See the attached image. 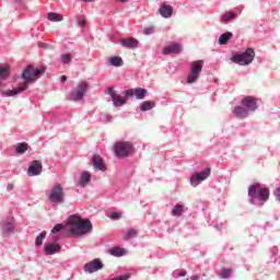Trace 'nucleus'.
I'll use <instances>...</instances> for the list:
<instances>
[{
  "label": "nucleus",
  "mask_w": 280,
  "mask_h": 280,
  "mask_svg": "<svg viewBox=\"0 0 280 280\" xmlns=\"http://www.w3.org/2000/svg\"><path fill=\"white\" fill-rule=\"evenodd\" d=\"M137 233V230H129L124 236V240H132V237H136Z\"/></svg>",
  "instance_id": "nucleus-33"
},
{
  "label": "nucleus",
  "mask_w": 280,
  "mask_h": 280,
  "mask_svg": "<svg viewBox=\"0 0 280 280\" xmlns=\"http://www.w3.org/2000/svg\"><path fill=\"white\" fill-rule=\"evenodd\" d=\"M28 148L30 147L27 145V143L22 142V143L18 144L15 150H16L18 154H25L27 152Z\"/></svg>",
  "instance_id": "nucleus-25"
},
{
  "label": "nucleus",
  "mask_w": 280,
  "mask_h": 280,
  "mask_svg": "<svg viewBox=\"0 0 280 280\" xmlns=\"http://www.w3.org/2000/svg\"><path fill=\"white\" fill-rule=\"evenodd\" d=\"M77 23H78V25H80V27H84L86 25V20L85 19H82V20L78 19Z\"/></svg>",
  "instance_id": "nucleus-39"
},
{
  "label": "nucleus",
  "mask_w": 280,
  "mask_h": 280,
  "mask_svg": "<svg viewBox=\"0 0 280 280\" xmlns=\"http://www.w3.org/2000/svg\"><path fill=\"white\" fill-rule=\"evenodd\" d=\"M62 229H65V226H62V224H56L54 226V229L51 230V233H59V231H62Z\"/></svg>",
  "instance_id": "nucleus-37"
},
{
  "label": "nucleus",
  "mask_w": 280,
  "mask_h": 280,
  "mask_svg": "<svg viewBox=\"0 0 280 280\" xmlns=\"http://www.w3.org/2000/svg\"><path fill=\"white\" fill-rule=\"evenodd\" d=\"M258 187H259V184H254L248 187V196L250 198H253V196H255V194H257V191H259Z\"/></svg>",
  "instance_id": "nucleus-27"
},
{
  "label": "nucleus",
  "mask_w": 280,
  "mask_h": 280,
  "mask_svg": "<svg viewBox=\"0 0 280 280\" xmlns=\"http://www.w3.org/2000/svg\"><path fill=\"white\" fill-rule=\"evenodd\" d=\"M89 90V83L81 81L77 89H74L71 93L72 102H80Z\"/></svg>",
  "instance_id": "nucleus-7"
},
{
  "label": "nucleus",
  "mask_w": 280,
  "mask_h": 280,
  "mask_svg": "<svg viewBox=\"0 0 280 280\" xmlns=\"http://www.w3.org/2000/svg\"><path fill=\"white\" fill-rule=\"evenodd\" d=\"M242 106H245L246 110L255 112L257 109V101L253 96H246L241 101Z\"/></svg>",
  "instance_id": "nucleus-13"
},
{
  "label": "nucleus",
  "mask_w": 280,
  "mask_h": 280,
  "mask_svg": "<svg viewBox=\"0 0 280 280\" xmlns=\"http://www.w3.org/2000/svg\"><path fill=\"white\" fill-rule=\"evenodd\" d=\"M83 1L91 2V1H93V0H83Z\"/></svg>",
  "instance_id": "nucleus-46"
},
{
  "label": "nucleus",
  "mask_w": 280,
  "mask_h": 280,
  "mask_svg": "<svg viewBox=\"0 0 280 280\" xmlns=\"http://www.w3.org/2000/svg\"><path fill=\"white\" fill-rule=\"evenodd\" d=\"M232 115L236 117V119H246L248 117V109L243 106L234 107Z\"/></svg>",
  "instance_id": "nucleus-15"
},
{
  "label": "nucleus",
  "mask_w": 280,
  "mask_h": 280,
  "mask_svg": "<svg viewBox=\"0 0 280 280\" xmlns=\"http://www.w3.org/2000/svg\"><path fill=\"white\" fill-rule=\"evenodd\" d=\"M200 278L198 276H191L190 280H199Z\"/></svg>",
  "instance_id": "nucleus-44"
},
{
  "label": "nucleus",
  "mask_w": 280,
  "mask_h": 280,
  "mask_svg": "<svg viewBox=\"0 0 280 280\" xmlns=\"http://www.w3.org/2000/svg\"><path fill=\"white\" fill-rule=\"evenodd\" d=\"M120 45L126 49H137L139 47V40L133 37H127L120 40Z\"/></svg>",
  "instance_id": "nucleus-14"
},
{
  "label": "nucleus",
  "mask_w": 280,
  "mask_h": 280,
  "mask_svg": "<svg viewBox=\"0 0 280 280\" xmlns=\"http://www.w3.org/2000/svg\"><path fill=\"white\" fill-rule=\"evenodd\" d=\"M42 73H45V68L34 69L33 66L26 67L22 73V79L24 81L15 90L7 92V96L12 97V95L23 93V91H26L27 86H30V82H36Z\"/></svg>",
  "instance_id": "nucleus-2"
},
{
  "label": "nucleus",
  "mask_w": 280,
  "mask_h": 280,
  "mask_svg": "<svg viewBox=\"0 0 280 280\" xmlns=\"http://www.w3.org/2000/svg\"><path fill=\"white\" fill-rule=\"evenodd\" d=\"M183 209L184 207L180 205H177L173 208V215H175V218H180V215H183Z\"/></svg>",
  "instance_id": "nucleus-28"
},
{
  "label": "nucleus",
  "mask_w": 280,
  "mask_h": 280,
  "mask_svg": "<svg viewBox=\"0 0 280 280\" xmlns=\"http://www.w3.org/2000/svg\"><path fill=\"white\" fill-rule=\"evenodd\" d=\"M232 272H233L232 269L223 268L221 270V279H229V277H231Z\"/></svg>",
  "instance_id": "nucleus-32"
},
{
  "label": "nucleus",
  "mask_w": 280,
  "mask_h": 280,
  "mask_svg": "<svg viewBox=\"0 0 280 280\" xmlns=\"http://www.w3.org/2000/svg\"><path fill=\"white\" fill-rule=\"evenodd\" d=\"M183 51V46L179 43L173 42L163 49L164 56H170V54H180Z\"/></svg>",
  "instance_id": "nucleus-12"
},
{
  "label": "nucleus",
  "mask_w": 280,
  "mask_h": 280,
  "mask_svg": "<svg viewBox=\"0 0 280 280\" xmlns=\"http://www.w3.org/2000/svg\"><path fill=\"white\" fill-rule=\"evenodd\" d=\"M109 218H110V220H120L121 219V213H119V212H112Z\"/></svg>",
  "instance_id": "nucleus-36"
},
{
  "label": "nucleus",
  "mask_w": 280,
  "mask_h": 280,
  "mask_svg": "<svg viewBox=\"0 0 280 280\" xmlns=\"http://www.w3.org/2000/svg\"><path fill=\"white\" fill-rule=\"evenodd\" d=\"M92 163L95 167V170H100V172H105L106 171V165H104V160L102 156L95 154L92 158Z\"/></svg>",
  "instance_id": "nucleus-16"
},
{
  "label": "nucleus",
  "mask_w": 280,
  "mask_h": 280,
  "mask_svg": "<svg viewBox=\"0 0 280 280\" xmlns=\"http://www.w3.org/2000/svg\"><path fill=\"white\" fill-rule=\"evenodd\" d=\"M126 97H137L138 100H144L148 95V90L143 88L130 89L125 91Z\"/></svg>",
  "instance_id": "nucleus-10"
},
{
  "label": "nucleus",
  "mask_w": 280,
  "mask_h": 280,
  "mask_svg": "<svg viewBox=\"0 0 280 280\" xmlns=\"http://www.w3.org/2000/svg\"><path fill=\"white\" fill-rule=\"evenodd\" d=\"M233 38V33L226 32L219 37V45H226Z\"/></svg>",
  "instance_id": "nucleus-20"
},
{
  "label": "nucleus",
  "mask_w": 280,
  "mask_h": 280,
  "mask_svg": "<svg viewBox=\"0 0 280 280\" xmlns=\"http://www.w3.org/2000/svg\"><path fill=\"white\" fill-rule=\"evenodd\" d=\"M114 106H124L126 104V98L121 97L119 94L112 98Z\"/></svg>",
  "instance_id": "nucleus-24"
},
{
  "label": "nucleus",
  "mask_w": 280,
  "mask_h": 280,
  "mask_svg": "<svg viewBox=\"0 0 280 280\" xmlns=\"http://www.w3.org/2000/svg\"><path fill=\"white\" fill-rule=\"evenodd\" d=\"M104 268V264L98 258L93 259L84 265V272H89L90 275L93 272H97V270H102Z\"/></svg>",
  "instance_id": "nucleus-9"
},
{
  "label": "nucleus",
  "mask_w": 280,
  "mask_h": 280,
  "mask_svg": "<svg viewBox=\"0 0 280 280\" xmlns=\"http://www.w3.org/2000/svg\"><path fill=\"white\" fill-rule=\"evenodd\" d=\"M109 65L112 67H124V59L119 56H113L109 58Z\"/></svg>",
  "instance_id": "nucleus-21"
},
{
  "label": "nucleus",
  "mask_w": 280,
  "mask_h": 280,
  "mask_svg": "<svg viewBox=\"0 0 280 280\" xmlns=\"http://www.w3.org/2000/svg\"><path fill=\"white\" fill-rule=\"evenodd\" d=\"M255 60V49L253 48H247L245 52L234 55L232 57V62H235L236 65H250Z\"/></svg>",
  "instance_id": "nucleus-5"
},
{
  "label": "nucleus",
  "mask_w": 280,
  "mask_h": 280,
  "mask_svg": "<svg viewBox=\"0 0 280 280\" xmlns=\"http://www.w3.org/2000/svg\"><path fill=\"white\" fill-rule=\"evenodd\" d=\"M67 81V75H62L61 77V82H66Z\"/></svg>",
  "instance_id": "nucleus-45"
},
{
  "label": "nucleus",
  "mask_w": 280,
  "mask_h": 280,
  "mask_svg": "<svg viewBox=\"0 0 280 280\" xmlns=\"http://www.w3.org/2000/svg\"><path fill=\"white\" fill-rule=\"evenodd\" d=\"M202 67H205L203 60H197L190 65V72L187 77V84H194L198 82V78H200V73H202Z\"/></svg>",
  "instance_id": "nucleus-4"
},
{
  "label": "nucleus",
  "mask_w": 280,
  "mask_h": 280,
  "mask_svg": "<svg viewBox=\"0 0 280 280\" xmlns=\"http://www.w3.org/2000/svg\"><path fill=\"white\" fill-rule=\"evenodd\" d=\"M68 226L73 237H81V235H86L93 231V223H91V220H83L82 217L78 214L69 217Z\"/></svg>",
  "instance_id": "nucleus-1"
},
{
  "label": "nucleus",
  "mask_w": 280,
  "mask_h": 280,
  "mask_svg": "<svg viewBox=\"0 0 280 280\" xmlns=\"http://www.w3.org/2000/svg\"><path fill=\"white\" fill-rule=\"evenodd\" d=\"M178 277H187V271H180V272L178 273Z\"/></svg>",
  "instance_id": "nucleus-42"
},
{
  "label": "nucleus",
  "mask_w": 280,
  "mask_h": 280,
  "mask_svg": "<svg viewBox=\"0 0 280 280\" xmlns=\"http://www.w3.org/2000/svg\"><path fill=\"white\" fill-rule=\"evenodd\" d=\"M10 75V67L0 68V78L3 80Z\"/></svg>",
  "instance_id": "nucleus-30"
},
{
  "label": "nucleus",
  "mask_w": 280,
  "mask_h": 280,
  "mask_svg": "<svg viewBox=\"0 0 280 280\" xmlns=\"http://www.w3.org/2000/svg\"><path fill=\"white\" fill-rule=\"evenodd\" d=\"M109 254H112L113 257H124V255H126V250L121 247H112L109 249Z\"/></svg>",
  "instance_id": "nucleus-23"
},
{
  "label": "nucleus",
  "mask_w": 280,
  "mask_h": 280,
  "mask_svg": "<svg viewBox=\"0 0 280 280\" xmlns=\"http://www.w3.org/2000/svg\"><path fill=\"white\" fill-rule=\"evenodd\" d=\"M89 180H91V174L83 173L81 176V183H89Z\"/></svg>",
  "instance_id": "nucleus-35"
},
{
  "label": "nucleus",
  "mask_w": 280,
  "mask_h": 280,
  "mask_svg": "<svg viewBox=\"0 0 280 280\" xmlns=\"http://www.w3.org/2000/svg\"><path fill=\"white\" fill-rule=\"evenodd\" d=\"M45 237H47V232L43 231L35 240V245L36 246H40L43 244V240H45Z\"/></svg>",
  "instance_id": "nucleus-29"
},
{
  "label": "nucleus",
  "mask_w": 280,
  "mask_h": 280,
  "mask_svg": "<svg viewBox=\"0 0 280 280\" xmlns=\"http://www.w3.org/2000/svg\"><path fill=\"white\" fill-rule=\"evenodd\" d=\"M60 250V245L56 243L47 244L44 246V253L46 255H56Z\"/></svg>",
  "instance_id": "nucleus-18"
},
{
  "label": "nucleus",
  "mask_w": 280,
  "mask_h": 280,
  "mask_svg": "<svg viewBox=\"0 0 280 280\" xmlns=\"http://www.w3.org/2000/svg\"><path fill=\"white\" fill-rule=\"evenodd\" d=\"M48 199L55 205H61V202H65V188L60 184L55 185L48 195Z\"/></svg>",
  "instance_id": "nucleus-6"
},
{
  "label": "nucleus",
  "mask_w": 280,
  "mask_h": 280,
  "mask_svg": "<svg viewBox=\"0 0 280 280\" xmlns=\"http://www.w3.org/2000/svg\"><path fill=\"white\" fill-rule=\"evenodd\" d=\"M210 176H211V168H206L200 173H195L190 177V185L192 187H198L200 183H202L203 180H207Z\"/></svg>",
  "instance_id": "nucleus-8"
},
{
  "label": "nucleus",
  "mask_w": 280,
  "mask_h": 280,
  "mask_svg": "<svg viewBox=\"0 0 280 280\" xmlns=\"http://www.w3.org/2000/svg\"><path fill=\"white\" fill-rule=\"evenodd\" d=\"M43 173V162L39 160H34L31 162L27 174L28 176H40Z\"/></svg>",
  "instance_id": "nucleus-11"
},
{
  "label": "nucleus",
  "mask_w": 280,
  "mask_h": 280,
  "mask_svg": "<svg viewBox=\"0 0 280 280\" xmlns=\"http://www.w3.org/2000/svg\"><path fill=\"white\" fill-rule=\"evenodd\" d=\"M159 12L164 19H170V16L174 14V9L170 4H162L159 9Z\"/></svg>",
  "instance_id": "nucleus-17"
},
{
  "label": "nucleus",
  "mask_w": 280,
  "mask_h": 280,
  "mask_svg": "<svg viewBox=\"0 0 280 280\" xmlns=\"http://www.w3.org/2000/svg\"><path fill=\"white\" fill-rule=\"evenodd\" d=\"M48 21L60 22L62 21V15L59 13H48Z\"/></svg>",
  "instance_id": "nucleus-26"
},
{
  "label": "nucleus",
  "mask_w": 280,
  "mask_h": 280,
  "mask_svg": "<svg viewBox=\"0 0 280 280\" xmlns=\"http://www.w3.org/2000/svg\"><path fill=\"white\" fill-rule=\"evenodd\" d=\"M128 279H130V275L118 276L116 278H112L110 280H128Z\"/></svg>",
  "instance_id": "nucleus-38"
},
{
  "label": "nucleus",
  "mask_w": 280,
  "mask_h": 280,
  "mask_svg": "<svg viewBox=\"0 0 280 280\" xmlns=\"http://www.w3.org/2000/svg\"><path fill=\"white\" fill-rule=\"evenodd\" d=\"M61 60L63 65H69V62L73 60V56H71V54H63L61 55Z\"/></svg>",
  "instance_id": "nucleus-31"
},
{
  "label": "nucleus",
  "mask_w": 280,
  "mask_h": 280,
  "mask_svg": "<svg viewBox=\"0 0 280 280\" xmlns=\"http://www.w3.org/2000/svg\"><path fill=\"white\" fill-rule=\"evenodd\" d=\"M154 106H156V103H154V101H145L141 104L140 110H142V113H145V110H152Z\"/></svg>",
  "instance_id": "nucleus-22"
},
{
  "label": "nucleus",
  "mask_w": 280,
  "mask_h": 280,
  "mask_svg": "<svg viewBox=\"0 0 280 280\" xmlns=\"http://www.w3.org/2000/svg\"><path fill=\"white\" fill-rule=\"evenodd\" d=\"M277 199L280 200V187L277 188Z\"/></svg>",
  "instance_id": "nucleus-43"
},
{
  "label": "nucleus",
  "mask_w": 280,
  "mask_h": 280,
  "mask_svg": "<svg viewBox=\"0 0 280 280\" xmlns=\"http://www.w3.org/2000/svg\"><path fill=\"white\" fill-rule=\"evenodd\" d=\"M114 152L116 156L126 159L135 152V145L130 141H118L114 144Z\"/></svg>",
  "instance_id": "nucleus-3"
},
{
  "label": "nucleus",
  "mask_w": 280,
  "mask_h": 280,
  "mask_svg": "<svg viewBox=\"0 0 280 280\" xmlns=\"http://www.w3.org/2000/svg\"><path fill=\"white\" fill-rule=\"evenodd\" d=\"M235 16H237L235 13L233 12H226L223 15V21H232V19H235Z\"/></svg>",
  "instance_id": "nucleus-34"
},
{
  "label": "nucleus",
  "mask_w": 280,
  "mask_h": 280,
  "mask_svg": "<svg viewBox=\"0 0 280 280\" xmlns=\"http://www.w3.org/2000/svg\"><path fill=\"white\" fill-rule=\"evenodd\" d=\"M257 198H259L262 202H268V199L270 198V189L258 188Z\"/></svg>",
  "instance_id": "nucleus-19"
},
{
  "label": "nucleus",
  "mask_w": 280,
  "mask_h": 280,
  "mask_svg": "<svg viewBox=\"0 0 280 280\" xmlns=\"http://www.w3.org/2000/svg\"><path fill=\"white\" fill-rule=\"evenodd\" d=\"M152 32H154V27H148L144 30V34H147V36H150V34H152Z\"/></svg>",
  "instance_id": "nucleus-41"
},
{
  "label": "nucleus",
  "mask_w": 280,
  "mask_h": 280,
  "mask_svg": "<svg viewBox=\"0 0 280 280\" xmlns=\"http://www.w3.org/2000/svg\"><path fill=\"white\" fill-rule=\"evenodd\" d=\"M108 93H109L112 100L114 98V96L117 95V92L113 88H108Z\"/></svg>",
  "instance_id": "nucleus-40"
}]
</instances>
